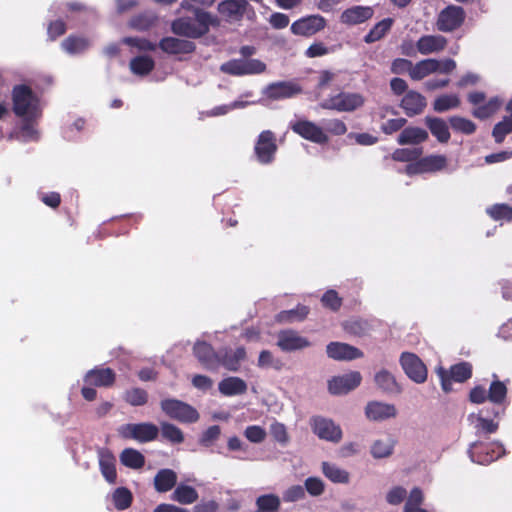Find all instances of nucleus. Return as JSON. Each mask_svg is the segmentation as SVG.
<instances>
[{"label":"nucleus","mask_w":512,"mask_h":512,"mask_svg":"<svg viewBox=\"0 0 512 512\" xmlns=\"http://www.w3.org/2000/svg\"><path fill=\"white\" fill-rule=\"evenodd\" d=\"M13 112L21 119L15 132L18 140L28 142L38 138L37 123L42 117L43 103L27 85H17L12 91Z\"/></svg>","instance_id":"obj_1"},{"label":"nucleus","mask_w":512,"mask_h":512,"mask_svg":"<svg viewBox=\"0 0 512 512\" xmlns=\"http://www.w3.org/2000/svg\"><path fill=\"white\" fill-rule=\"evenodd\" d=\"M117 433L123 439H132L139 443H147L157 438L159 428L150 422L128 423L119 426Z\"/></svg>","instance_id":"obj_2"},{"label":"nucleus","mask_w":512,"mask_h":512,"mask_svg":"<svg viewBox=\"0 0 512 512\" xmlns=\"http://www.w3.org/2000/svg\"><path fill=\"white\" fill-rule=\"evenodd\" d=\"M365 103V97L355 92H340L325 99L320 106L324 109L338 112H353L361 108Z\"/></svg>","instance_id":"obj_3"},{"label":"nucleus","mask_w":512,"mask_h":512,"mask_svg":"<svg viewBox=\"0 0 512 512\" xmlns=\"http://www.w3.org/2000/svg\"><path fill=\"white\" fill-rule=\"evenodd\" d=\"M505 450L499 442H474L468 449V455L472 462L487 465L504 455Z\"/></svg>","instance_id":"obj_4"},{"label":"nucleus","mask_w":512,"mask_h":512,"mask_svg":"<svg viewBox=\"0 0 512 512\" xmlns=\"http://www.w3.org/2000/svg\"><path fill=\"white\" fill-rule=\"evenodd\" d=\"M219 14L230 23L239 22L244 16L255 18V11L247 0H224L218 4Z\"/></svg>","instance_id":"obj_5"},{"label":"nucleus","mask_w":512,"mask_h":512,"mask_svg":"<svg viewBox=\"0 0 512 512\" xmlns=\"http://www.w3.org/2000/svg\"><path fill=\"white\" fill-rule=\"evenodd\" d=\"M455 68L456 62L452 59L437 60L429 58L413 65L410 76L414 80H421L432 73L448 74Z\"/></svg>","instance_id":"obj_6"},{"label":"nucleus","mask_w":512,"mask_h":512,"mask_svg":"<svg viewBox=\"0 0 512 512\" xmlns=\"http://www.w3.org/2000/svg\"><path fill=\"white\" fill-rule=\"evenodd\" d=\"M220 70L233 76L261 74L266 70V64L258 59H233L223 63Z\"/></svg>","instance_id":"obj_7"},{"label":"nucleus","mask_w":512,"mask_h":512,"mask_svg":"<svg viewBox=\"0 0 512 512\" xmlns=\"http://www.w3.org/2000/svg\"><path fill=\"white\" fill-rule=\"evenodd\" d=\"M161 409L167 416L180 422L192 423L199 418L198 412L192 406L176 399L163 400Z\"/></svg>","instance_id":"obj_8"},{"label":"nucleus","mask_w":512,"mask_h":512,"mask_svg":"<svg viewBox=\"0 0 512 512\" xmlns=\"http://www.w3.org/2000/svg\"><path fill=\"white\" fill-rule=\"evenodd\" d=\"M400 365L405 374L415 383H424L427 379V368L423 361L414 353L403 352L400 356Z\"/></svg>","instance_id":"obj_9"},{"label":"nucleus","mask_w":512,"mask_h":512,"mask_svg":"<svg viewBox=\"0 0 512 512\" xmlns=\"http://www.w3.org/2000/svg\"><path fill=\"white\" fill-rule=\"evenodd\" d=\"M465 19L462 7L449 5L438 14L436 27L441 32H451L459 28Z\"/></svg>","instance_id":"obj_10"},{"label":"nucleus","mask_w":512,"mask_h":512,"mask_svg":"<svg viewBox=\"0 0 512 512\" xmlns=\"http://www.w3.org/2000/svg\"><path fill=\"white\" fill-rule=\"evenodd\" d=\"M362 381L358 371L337 375L328 380V391L332 395H345L357 388Z\"/></svg>","instance_id":"obj_11"},{"label":"nucleus","mask_w":512,"mask_h":512,"mask_svg":"<svg viewBox=\"0 0 512 512\" xmlns=\"http://www.w3.org/2000/svg\"><path fill=\"white\" fill-rule=\"evenodd\" d=\"M312 430L322 440L338 443L343 437L341 427L333 420L324 417L312 419Z\"/></svg>","instance_id":"obj_12"},{"label":"nucleus","mask_w":512,"mask_h":512,"mask_svg":"<svg viewBox=\"0 0 512 512\" xmlns=\"http://www.w3.org/2000/svg\"><path fill=\"white\" fill-rule=\"evenodd\" d=\"M277 346L284 352H292L310 347L311 342L299 332L286 329L277 334Z\"/></svg>","instance_id":"obj_13"},{"label":"nucleus","mask_w":512,"mask_h":512,"mask_svg":"<svg viewBox=\"0 0 512 512\" xmlns=\"http://www.w3.org/2000/svg\"><path fill=\"white\" fill-rule=\"evenodd\" d=\"M291 129L311 142L324 144L328 141V136L321 127L308 120H298L291 124Z\"/></svg>","instance_id":"obj_14"},{"label":"nucleus","mask_w":512,"mask_h":512,"mask_svg":"<svg viewBox=\"0 0 512 512\" xmlns=\"http://www.w3.org/2000/svg\"><path fill=\"white\" fill-rule=\"evenodd\" d=\"M276 150L277 146L274 134L269 130L263 131L259 135L255 145V153L258 161L262 164L270 163L274 158Z\"/></svg>","instance_id":"obj_15"},{"label":"nucleus","mask_w":512,"mask_h":512,"mask_svg":"<svg viewBox=\"0 0 512 512\" xmlns=\"http://www.w3.org/2000/svg\"><path fill=\"white\" fill-rule=\"evenodd\" d=\"M398 414L394 404L371 401L365 407V416L370 421L381 422L395 418Z\"/></svg>","instance_id":"obj_16"},{"label":"nucleus","mask_w":512,"mask_h":512,"mask_svg":"<svg viewBox=\"0 0 512 512\" xmlns=\"http://www.w3.org/2000/svg\"><path fill=\"white\" fill-rule=\"evenodd\" d=\"M325 27V19L319 15L301 18L291 25V32L300 36H312Z\"/></svg>","instance_id":"obj_17"},{"label":"nucleus","mask_w":512,"mask_h":512,"mask_svg":"<svg viewBox=\"0 0 512 512\" xmlns=\"http://www.w3.org/2000/svg\"><path fill=\"white\" fill-rule=\"evenodd\" d=\"M301 92L300 86L292 81L275 82L268 85L263 93L272 100L291 98Z\"/></svg>","instance_id":"obj_18"},{"label":"nucleus","mask_w":512,"mask_h":512,"mask_svg":"<svg viewBox=\"0 0 512 512\" xmlns=\"http://www.w3.org/2000/svg\"><path fill=\"white\" fill-rule=\"evenodd\" d=\"M327 356L336 361H351L362 357L363 353L356 347L343 342H331L326 346Z\"/></svg>","instance_id":"obj_19"},{"label":"nucleus","mask_w":512,"mask_h":512,"mask_svg":"<svg viewBox=\"0 0 512 512\" xmlns=\"http://www.w3.org/2000/svg\"><path fill=\"white\" fill-rule=\"evenodd\" d=\"M397 440L392 435H382L371 443L370 454L374 459H385L393 455Z\"/></svg>","instance_id":"obj_20"},{"label":"nucleus","mask_w":512,"mask_h":512,"mask_svg":"<svg viewBox=\"0 0 512 512\" xmlns=\"http://www.w3.org/2000/svg\"><path fill=\"white\" fill-rule=\"evenodd\" d=\"M195 357L207 369H216L219 365L220 352L216 354L213 348L206 342L197 341L193 348Z\"/></svg>","instance_id":"obj_21"},{"label":"nucleus","mask_w":512,"mask_h":512,"mask_svg":"<svg viewBox=\"0 0 512 512\" xmlns=\"http://www.w3.org/2000/svg\"><path fill=\"white\" fill-rule=\"evenodd\" d=\"M447 45V39L441 35H424L416 42L417 51L422 55L438 53Z\"/></svg>","instance_id":"obj_22"},{"label":"nucleus","mask_w":512,"mask_h":512,"mask_svg":"<svg viewBox=\"0 0 512 512\" xmlns=\"http://www.w3.org/2000/svg\"><path fill=\"white\" fill-rule=\"evenodd\" d=\"M84 381L87 385L108 387L114 383L115 373L110 368L91 369L85 374Z\"/></svg>","instance_id":"obj_23"},{"label":"nucleus","mask_w":512,"mask_h":512,"mask_svg":"<svg viewBox=\"0 0 512 512\" xmlns=\"http://www.w3.org/2000/svg\"><path fill=\"white\" fill-rule=\"evenodd\" d=\"M373 16V9L369 6H353L346 9L340 16L342 23L347 25L361 24Z\"/></svg>","instance_id":"obj_24"},{"label":"nucleus","mask_w":512,"mask_h":512,"mask_svg":"<svg viewBox=\"0 0 512 512\" xmlns=\"http://www.w3.org/2000/svg\"><path fill=\"white\" fill-rule=\"evenodd\" d=\"M98 458L100 471L105 480L110 484L115 483L117 478L116 460L112 452L107 449H100L98 451Z\"/></svg>","instance_id":"obj_25"},{"label":"nucleus","mask_w":512,"mask_h":512,"mask_svg":"<svg viewBox=\"0 0 512 512\" xmlns=\"http://www.w3.org/2000/svg\"><path fill=\"white\" fill-rule=\"evenodd\" d=\"M160 48L170 54H188L194 51L195 45L192 41L167 37L161 40Z\"/></svg>","instance_id":"obj_26"},{"label":"nucleus","mask_w":512,"mask_h":512,"mask_svg":"<svg viewBox=\"0 0 512 512\" xmlns=\"http://www.w3.org/2000/svg\"><path fill=\"white\" fill-rule=\"evenodd\" d=\"M245 358L246 350L244 347H238L235 350L225 349L224 351H220L219 364L230 371H237Z\"/></svg>","instance_id":"obj_27"},{"label":"nucleus","mask_w":512,"mask_h":512,"mask_svg":"<svg viewBox=\"0 0 512 512\" xmlns=\"http://www.w3.org/2000/svg\"><path fill=\"white\" fill-rule=\"evenodd\" d=\"M401 107L408 116L420 114L426 107V99L416 91H409L401 101Z\"/></svg>","instance_id":"obj_28"},{"label":"nucleus","mask_w":512,"mask_h":512,"mask_svg":"<svg viewBox=\"0 0 512 512\" xmlns=\"http://www.w3.org/2000/svg\"><path fill=\"white\" fill-rule=\"evenodd\" d=\"M428 139V132L420 127L404 128L397 138L400 145H419Z\"/></svg>","instance_id":"obj_29"},{"label":"nucleus","mask_w":512,"mask_h":512,"mask_svg":"<svg viewBox=\"0 0 512 512\" xmlns=\"http://www.w3.org/2000/svg\"><path fill=\"white\" fill-rule=\"evenodd\" d=\"M91 41L82 36L71 35L61 42V48L69 55L83 54L89 49Z\"/></svg>","instance_id":"obj_30"},{"label":"nucleus","mask_w":512,"mask_h":512,"mask_svg":"<svg viewBox=\"0 0 512 512\" xmlns=\"http://www.w3.org/2000/svg\"><path fill=\"white\" fill-rule=\"evenodd\" d=\"M218 389L225 396L241 395L246 392L247 384L239 377H227L219 382Z\"/></svg>","instance_id":"obj_31"},{"label":"nucleus","mask_w":512,"mask_h":512,"mask_svg":"<svg viewBox=\"0 0 512 512\" xmlns=\"http://www.w3.org/2000/svg\"><path fill=\"white\" fill-rule=\"evenodd\" d=\"M425 123L431 134L440 142L447 143L450 139L448 124L445 120L437 117H426Z\"/></svg>","instance_id":"obj_32"},{"label":"nucleus","mask_w":512,"mask_h":512,"mask_svg":"<svg viewBox=\"0 0 512 512\" xmlns=\"http://www.w3.org/2000/svg\"><path fill=\"white\" fill-rule=\"evenodd\" d=\"M374 381L377 387L386 393L397 394L401 392V388L394 375L385 369L375 374Z\"/></svg>","instance_id":"obj_33"},{"label":"nucleus","mask_w":512,"mask_h":512,"mask_svg":"<svg viewBox=\"0 0 512 512\" xmlns=\"http://www.w3.org/2000/svg\"><path fill=\"white\" fill-rule=\"evenodd\" d=\"M321 468L325 477L333 483L347 484L350 481L349 472L337 466L336 464L325 461L322 462Z\"/></svg>","instance_id":"obj_34"},{"label":"nucleus","mask_w":512,"mask_h":512,"mask_svg":"<svg viewBox=\"0 0 512 512\" xmlns=\"http://www.w3.org/2000/svg\"><path fill=\"white\" fill-rule=\"evenodd\" d=\"M172 30L175 34L191 38H198L203 35L204 29H199L195 23L186 18H180L172 23Z\"/></svg>","instance_id":"obj_35"},{"label":"nucleus","mask_w":512,"mask_h":512,"mask_svg":"<svg viewBox=\"0 0 512 512\" xmlns=\"http://www.w3.org/2000/svg\"><path fill=\"white\" fill-rule=\"evenodd\" d=\"M177 482V475L171 469L160 470L154 478V486L158 492L171 490Z\"/></svg>","instance_id":"obj_36"},{"label":"nucleus","mask_w":512,"mask_h":512,"mask_svg":"<svg viewBox=\"0 0 512 512\" xmlns=\"http://www.w3.org/2000/svg\"><path fill=\"white\" fill-rule=\"evenodd\" d=\"M120 462L131 469H140L145 464V457L133 448H126L120 454Z\"/></svg>","instance_id":"obj_37"},{"label":"nucleus","mask_w":512,"mask_h":512,"mask_svg":"<svg viewBox=\"0 0 512 512\" xmlns=\"http://www.w3.org/2000/svg\"><path fill=\"white\" fill-rule=\"evenodd\" d=\"M468 420L474 425L477 435L492 434L498 429V423L486 419L480 414H470Z\"/></svg>","instance_id":"obj_38"},{"label":"nucleus","mask_w":512,"mask_h":512,"mask_svg":"<svg viewBox=\"0 0 512 512\" xmlns=\"http://www.w3.org/2000/svg\"><path fill=\"white\" fill-rule=\"evenodd\" d=\"M421 165L425 173H434L444 170L448 165V159L442 154H431L421 158Z\"/></svg>","instance_id":"obj_39"},{"label":"nucleus","mask_w":512,"mask_h":512,"mask_svg":"<svg viewBox=\"0 0 512 512\" xmlns=\"http://www.w3.org/2000/svg\"><path fill=\"white\" fill-rule=\"evenodd\" d=\"M172 499L181 504H192L198 499V493L193 487L180 484L174 490Z\"/></svg>","instance_id":"obj_40"},{"label":"nucleus","mask_w":512,"mask_h":512,"mask_svg":"<svg viewBox=\"0 0 512 512\" xmlns=\"http://www.w3.org/2000/svg\"><path fill=\"white\" fill-rule=\"evenodd\" d=\"M257 512H278L280 507V499L277 495L266 494L256 500Z\"/></svg>","instance_id":"obj_41"},{"label":"nucleus","mask_w":512,"mask_h":512,"mask_svg":"<svg viewBox=\"0 0 512 512\" xmlns=\"http://www.w3.org/2000/svg\"><path fill=\"white\" fill-rule=\"evenodd\" d=\"M460 104L459 97L456 94H444L437 97L433 103L436 112H445L458 107Z\"/></svg>","instance_id":"obj_42"},{"label":"nucleus","mask_w":512,"mask_h":512,"mask_svg":"<svg viewBox=\"0 0 512 512\" xmlns=\"http://www.w3.org/2000/svg\"><path fill=\"white\" fill-rule=\"evenodd\" d=\"M154 67V61L148 56H138L131 60L130 69L136 75H146Z\"/></svg>","instance_id":"obj_43"},{"label":"nucleus","mask_w":512,"mask_h":512,"mask_svg":"<svg viewBox=\"0 0 512 512\" xmlns=\"http://www.w3.org/2000/svg\"><path fill=\"white\" fill-rule=\"evenodd\" d=\"M423 154L421 147L399 148L392 153V159L400 162H411L418 160Z\"/></svg>","instance_id":"obj_44"},{"label":"nucleus","mask_w":512,"mask_h":512,"mask_svg":"<svg viewBox=\"0 0 512 512\" xmlns=\"http://www.w3.org/2000/svg\"><path fill=\"white\" fill-rule=\"evenodd\" d=\"M392 19L386 18L377 23L365 36V42L372 43L380 40L391 28Z\"/></svg>","instance_id":"obj_45"},{"label":"nucleus","mask_w":512,"mask_h":512,"mask_svg":"<svg viewBox=\"0 0 512 512\" xmlns=\"http://www.w3.org/2000/svg\"><path fill=\"white\" fill-rule=\"evenodd\" d=\"M308 313L309 309L307 306H298L296 309L280 312L277 315V320L279 322L301 321L306 318Z\"/></svg>","instance_id":"obj_46"},{"label":"nucleus","mask_w":512,"mask_h":512,"mask_svg":"<svg viewBox=\"0 0 512 512\" xmlns=\"http://www.w3.org/2000/svg\"><path fill=\"white\" fill-rule=\"evenodd\" d=\"M450 378L456 382H464L472 375V366L468 362H461L450 368Z\"/></svg>","instance_id":"obj_47"},{"label":"nucleus","mask_w":512,"mask_h":512,"mask_svg":"<svg viewBox=\"0 0 512 512\" xmlns=\"http://www.w3.org/2000/svg\"><path fill=\"white\" fill-rule=\"evenodd\" d=\"M501 106V101L495 97L490 99L486 104L476 107L473 115L480 119H486L494 114Z\"/></svg>","instance_id":"obj_48"},{"label":"nucleus","mask_w":512,"mask_h":512,"mask_svg":"<svg viewBox=\"0 0 512 512\" xmlns=\"http://www.w3.org/2000/svg\"><path fill=\"white\" fill-rule=\"evenodd\" d=\"M423 502V493L419 488H414L407 499L404 506V512H427L421 508L420 505Z\"/></svg>","instance_id":"obj_49"},{"label":"nucleus","mask_w":512,"mask_h":512,"mask_svg":"<svg viewBox=\"0 0 512 512\" xmlns=\"http://www.w3.org/2000/svg\"><path fill=\"white\" fill-rule=\"evenodd\" d=\"M161 434L168 441L179 444L184 441L182 431L175 425L163 422L161 423Z\"/></svg>","instance_id":"obj_50"},{"label":"nucleus","mask_w":512,"mask_h":512,"mask_svg":"<svg viewBox=\"0 0 512 512\" xmlns=\"http://www.w3.org/2000/svg\"><path fill=\"white\" fill-rule=\"evenodd\" d=\"M512 132V114L504 117L502 121L494 126L492 135L497 143L503 142L505 136Z\"/></svg>","instance_id":"obj_51"},{"label":"nucleus","mask_w":512,"mask_h":512,"mask_svg":"<svg viewBox=\"0 0 512 512\" xmlns=\"http://www.w3.org/2000/svg\"><path fill=\"white\" fill-rule=\"evenodd\" d=\"M112 499L117 509L124 510L130 506L132 494L127 488L121 487L114 491Z\"/></svg>","instance_id":"obj_52"},{"label":"nucleus","mask_w":512,"mask_h":512,"mask_svg":"<svg viewBox=\"0 0 512 512\" xmlns=\"http://www.w3.org/2000/svg\"><path fill=\"white\" fill-rule=\"evenodd\" d=\"M450 125L451 127L458 132L464 133V134H472L476 126L475 124L466 118L459 117V116H453L450 118Z\"/></svg>","instance_id":"obj_53"},{"label":"nucleus","mask_w":512,"mask_h":512,"mask_svg":"<svg viewBox=\"0 0 512 512\" xmlns=\"http://www.w3.org/2000/svg\"><path fill=\"white\" fill-rule=\"evenodd\" d=\"M257 365L262 369L273 368L279 370L282 366V362L278 358H275L269 350H263L259 354Z\"/></svg>","instance_id":"obj_54"},{"label":"nucleus","mask_w":512,"mask_h":512,"mask_svg":"<svg viewBox=\"0 0 512 512\" xmlns=\"http://www.w3.org/2000/svg\"><path fill=\"white\" fill-rule=\"evenodd\" d=\"M487 213L494 220H507L510 221L512 219V207L506 204H496L487 209Z\"/></svg>","instance_id":"obj_55"},{"label":"nucleus","mask_w":512,"mask_h":512,"mask_svg":"<svg viewBox=\"0 0 512 512\" xmlns=\"http://www.w3.org/2000/svg\"><path fill=\"white\" fill-rule=\"evenodd\" d=\"M507 394L506 386L500 381H494L491 383L488 399L495 404H500L504 401Z\"/></svg>","instance_id":"obj_56"},{"label":"nucleus","mask_w":512,"mask_h":512,"mask_svg":"<svg viewBox=\"0 0 512 512\" xmlns=\"http://www.w3.org/2000/svg\"><path fill=\"white\" fill-rule=\"evenodd\" d=\"M247 105H248V102L234 101L230 104L216 106L213 109H211L210 111L206 112V115L210 116V117L221 116V115L227 114L228 112H230L234 109L244 108Z\"/></svg>","instance_id":"obj_57"},{"label":"nucleus","mask_w":512,"mask_h":512,"mask_svg":"<svg viewBox=\"0 0 512 512\" xmlns=\"http://www.w3.org/2000/svg\"><path fill=\"white\" fill-rule=\"evenodd\" d=\"M270 433L274 440L283 446L289 441L287 429L285 425L280 422L275 421L270 425Z\"/></svg>","instance_id":"obj_58"},{"label":"nucleus","mask_w":512,"mask_h":512,"mask_svg":"<svg viewBox=\"0 0 512 512\" xmlns=\"http://www.w3.org/2000/svg\"><path fill=\"white\" fill-rule=\"evenodd\" d=\"M195 15L198 22L197 27L199 29H204L203 34L208 31L210 25H218V19L208 12L196 10Z\"/></svg>","instance_id":"obj_59"},{"label":"nucleus","mask_w":512,"mask_h":512,"mask_svg":"<svg viewBox=\"0 0 512 512\" xmlns=\"http://www.w3.org/2000/svg\"><path fill=\"white\" fill-rule=\"evenodd\" d=\"M125 400L133 406H141L147 402V393L139 388H134L126 392Z\"/></svg>","instance_id":"obj_60"},{"label":"nucleus","mask_w":512,"mask_h":512,"mask_svg":"<svg viewBox=\"0 0 512 512\" xmlns=\"http://www.w3.org/2000/svg\"><path fill=\"white\" fill-rule=\"evenodd\" d=\"M266 431L258 425L248 426L244 431V436L252 443H261L266 438Z\"/></svg>","instance_id":"obj_61"},{"label":"nucleus","mask_w":512,"mask_h":512,"mask_svg":"<svg viewBox=\"0 0 512 512\" xmlns=\"http://www.w3.org/2000/svg\"><path fill=\"white\" fill-rule=\"evenodd\" d=\"M321 302L325 307L333 311H336L340 308L342 304V299L339 297L338 293L335 290H328L322 296Z\"/></svg>","instance_id":"obj_62"},{"label":"nucleus","mask_w":512,"mask_h":512,"mask_svg":"<svg viewBox=\"0 0 512 512\" xmlns=\"http://www.w3.org/2000/svg\"><path fill=\"white\" fill-rule=\"evenodd\" d=\"M406 122H407V120L405 118H401V117L389 119V120L383 122L381 124L380 128L383 133H385L387 135H391L394 132L401 130L405 126Z\"/></svg>","instance_id":"obj_63"},{"label":"nucleus","mask_w":512,"mask_h":512,"mask_svg":"<svg viewBox=\"0 0 512 512\" xmlns=\"http://www.w3.org/2000/svg\"><path fill=\"white\" fill-rule=\"evenodd\" d=\"M305 489L311 496H319L324 492V482L318 477H309L305 480Z\"/></svg>","instance_id":"obj_64"}]
</instances>
